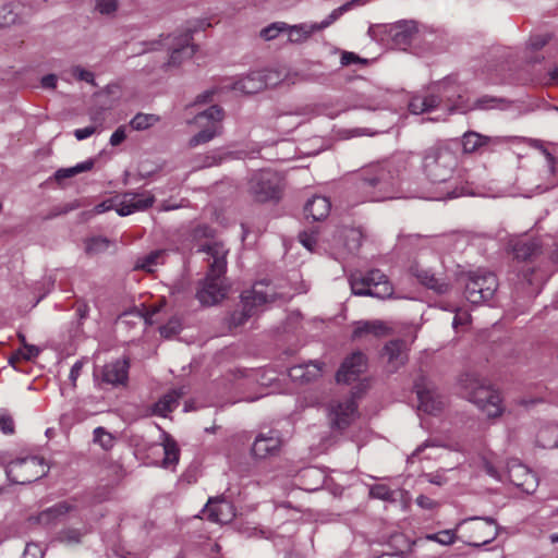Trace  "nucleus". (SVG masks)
<instances>
[{"instance_id": "obj_1", "label": "nucleus", "mask_w": 558, "mask_h": 558, "mask_svg": "<svg viewBox=\"0 0 558 558\" xmlns=\"http://www.w3.org/2000/svg\"><path fill=\"white\" fill-rule=\"evenodd\" d=\"M400 158L371 165L361 169L353 178V193L356 202H383L395 198L446 199L461 195L447 184L452 179L459 158L451 143H437L422 154V172L435 186H442L435 195H424L402 187L400 181Z\"/></svg>"}, {"instance_id": "obj_2", "label": "nucleus", "mask_w": 558, "mask_h": 558, "mask_svg": "<svg viewBox=\"0 0 558 558\" xmlns=\"http://www.w3.org/2000/svg\"><path fill=\"white\" fill-rule=\"evenodd\" d=\"M228 252L229 250L225 244L218 241H208L197 250V253L205 255L204 260L208 263L209 268L196 291V299L203 305H215L223 300L227 294L225 274L227 271Z\"/></svg>"}, {"instance_id": "obj_3", "label": "nucleus", "mask_w": 558, "mask_h": 558, "mask_svg": "<svg viewBox=\"0 0 558 558\" xmlns=\"http://www.w3.org/2000/svg\"><path fill=\"white\" fill-rule=\"evenodd\" d=\"M436 89L441 95L432 93L426 96L412 97L409 102L410 111L414 114H421L444 107V109L449 111L465 113L474 109L486 110L494 108L497 101L494 97L483 96L470 102L461 95H458L457 100H453L450 90L454 89V86H450L448 81L438 83Z\"/></svg>"}, {"instance_id": "obj_4", "label": "nucleus", "mask_w": 558, "mask_h": 558, "mask_svg": "<svg viewBox=\"0 0 558 558\" xmlns=\"http://www.w3.org/2000/svg\"><path fill=\"white\" fill-rule=\"evenodd\" d=\"M206 26H209V24H206L205 21L197 20L189 22L186 26L178 33L160 36L159 40L144 43V45L148 47L138 51V53L157 50L163 47L170 51V57L166 65L169 68L179 66L184 60L195 53V46L192 44L193 33L205 29Z\"/></svg>"}, {"instance_id": "obj_5", "label": "nucleus", "mask_w": 558, "mask_h": 558, "mask_svg": "<svg viewBox=\"0 0 558 558\" xmlns=\"http://www.w3.org/2000/svg\"><path fill=\"white\" fill-rule=\"evenodd\" d=\"M278 296V292L269 281L262 280L254 283L252 289L241 294V308L233 311L230 315L229 327L242 326L258 312L260 306L274 302Z\"/></svg>"}, {"instance_id": "obj_6", "label": "nucleus", "mask_w": 558, "mask_h": 558, "mask_svg": "<svg viewBox=\"0 0 558 558\" xmlns=\"http://www.w3.org/2000/svg\"><path fill=\"white\" fill-rule=\"evenodd\" d=\"M465 397L488 417L499 416L504 408L497 390L473 374H465L460 379Z\"/></svg>"}, {"instance_id": "obj_7", "label": "nucleus", "mask_w": 558, "mask_h": 558, "mask_svg": "<svg viewBox=\"0 0 558 558\" xmlns=\"http://www.w3.org/2000/svg\"><path fill=\"white\" fill-rule=\"evenodd\" d=\"M350 287L353 294L362 296L387 299L393 293L392 284L387 276L378 269L352 274L350 276Z\"/></svg>"}, {"instance_id": "obj_8", "label": "nucleus", "mask_w": 558, "mask_h": 558, "mask_svg": "<svg viewBox=\"0 0 558 558\" xmlns=\"http://www.w3.org/2000/svg\"><path fill=\"white\" fill-rule=\"evenodd\" d=\"M223 117L222 108L217 105L210 106L206 110L197 113L189 123L195 124L201 131L190 138L189 146L194 148L220 135L222 132L221 122Z\"/></svg>"}, {"instance_id": "obj_9", "label": "nucleus", "mask_w": 558, "mask_h": 558, "mask_svg": "<svg viewBox=\"0 0 558 558\" xmlns=\"http://www.w3.org/2000/svg\"><path fill=\"white\" fill-rule=\"evenodd\" d=\"M368 0H352L343 5L335 9L325 20L320 23H301L296 25H289L286 29L288 41L291 44H303L310 37L319 31H323L335 23L344 12L356 5H364Z\"/></svg>"}, {"instance_id": "obj_10", "label": "nucleus", "mask_w": 558, "mask_h": 558, "mask_svg": "<svg viewBox=\"0 0 558 558\" xmlns=\"http://www.w3.org/2000/svg\"><path fill=\"white\" fill-rule=\"evenodd\" d=\"M498 280L493 272L477 270L468 275L464 294L472 304H482L495 295Z\"/></svg>"}, {"instance_id": "obj_11", "label": "nucleus", "mask_w": 558, "mask_h": 558, "mask_svg": "<svg viewBox=\"0 0 558 558\" xmlns=\"http://www.w3.org/2000/svg\"><path fill=\"white\" fill-rule=\"evenodd\" d=\"M47 471L44 459L36 456L19 458L11 461L5 468L10 482L21 485L37 481L46 475Z\"/></svg>"}, {"instance_id": "obj_12", "label": "nucleus", "mask_w": 558, "mask_h": 558, "mask_svg": "<svg viewBox=\"0 0 558 558\" xmlns=\"http://www.w3.org/2000/svg\"><path fill=\"white\" fill-rule=\"evenodd\" d=\"M282 190V178L271 170H263L252 175L248 193L257 202L277 201Z\"/></svg>"}, {"instance_id": "obj_13", "label": "nucleus", "mask_w": 558, "mask_h": 558, "mask_svg": "<svg viewBox=\"0 0 558 558\" xmlns=\"http://www.w3.org/2000/svg\"><path fill=\"white\" fill-rule=\"evenodd\" d=\"M426 32V27L414 20H401L386 27L388 40L395 48L405 50L415 44Z\"/></svg>"}, {"instance_id": "obj_14", "label": "nucleus", "mask_w": 558, "mask_h": 558, "mask_svg": "<svg viewBox=\"0 0 558 558\" xmlns=\"http://www.w3.org/2000/svg\"><path fill=\"white\" fill-rule=\"evenodd\" d=\"M530 144L534 147L539 155L543 157L546 169L543 174L539 177L538 182L532 187H522L524 191V196L531 197L533 194L544 193L558 184V177L555 171V158L553 154L544 147V145L536 141L531 140Z\"/></svg>"}, {"instance_id": "obj_15", "label": "nucleus", "mask_w": 558, "mask_h": 558, "mask_svg": "<svg viewBox=\"0 0 558 558\" xmlns=\"http://www.w3.org/2000/svg\"><path fill=\"white\" fill-rule=\"evenodd\" d=\"M356 409L357 405L354 401V396H351L343 401H332L328 410L331 426L337 429L347 428L355 418Z\"/></svg>"}, {"instance_id": "obj_16", "label": "nucleus", "mask_w": 558, "mask_h": 558, "mask_svg": "<svg viewBox=\"0 0 558 558\" xmlns=\"http://www.w3.org/2000/svg\"><path fill=\"white\" fill-rule=\"evenodd\" d=\"M415 390L418 400V410L428 414L439 413L446 402L445 398L432 386L416 383Z\"/></svg>"}, {"instance_id": "obj_17", "label": "nucleus", "mask_w": 558, "mask_h": 558, "mask_svg": "<svg viewBox=\"0 0 558 558\" xmlns=\"http://www.w3.org/2000/svg\"><path fill=\"white\" fill-rule=\"evenodd\" d=\"M367 366L366 357L362 352H353L341 364L336 375L338 383L349 384L359 378Z\"/></svg>"}, {"instance_id": "obj_18", "label": "nucleus", "mask_w": 558, "mask_h": 558, "mask_svg": "<svg viewBox=\"0 0 558 558\" xmlns=\"http://www.w3.org/2000/svg\"><path fill=\"white\" fill-rule=\"evenodd\" d=\"M478 520L482 523L474 527L476 533V539L469 542L470 546L480 547L493 542L499 534V526L496 521L490 517H473L468 518L459 522L458 526L464 524L468 521Z\"/></svg>"}, {"instance_id": "obj_19", "label": "nucleus", "mask_w": 558, "mask_h": 558, "mask_svg": "<svg viewBox=\"0 0 558 558\" xmlns=\"http://www.w3.org/2000/svg\"><path fill=\"white\" fill-rule=\"evenodd\" d=\"M282 441L277 430L260 433L253 442L252 454L258 459H266L278 453Z\"/></svg>"}, {"instance_id": "obj_20", "label": "nucleus", "mask_w": 558, "mask_h": 558, "mask_svg": "<svg viewBox=\"0 0 558 558\" xmlns=\"http://www.w3.org/2000/svg\"><path fill=\"white\" fill-rule=\"evenodd\" d=\"M154 203V196L149 192L125 193L117 206L119 216H129L136 211L145 210Z\"/></svg>"}, {"instance_id": "obj_21", "label": "nucleus", "mask_w": 558, "mask_h": 558, "mask_svg": "<svg viewBox=\"0 0 558 558\" xmlns=\"http://www.w3.org/2000/svg\"><path fill=\"white\" fill-rule=\"evenodd\" d=\"M203 513L211 522L226 524L235 517V509L230 501L223 498H216L208 500L203 509Z\"/></svg>"}, {"instance_id": "obj_22", "label": "nucleus", "mask_w": 558, "mask_h": 558, "mask_svg": "<svg viewBox=\"0 0 558 558\" xmlns=\"http://www.w3.org/2000/svg\"><path fill=\"white\" fill-rule=\"evenodd\" d=\"M508 477L513 485L520 487L525 493H533L537 487L536 476L518 461L509 463Z\"/></svg>"}, {"instance_id": "obj_23", "label": "nucleus", "mask_w": 558, "mask_h": 558, "mask_svg": "<svg viewBox=\"0 0 558 558\" xmlns=\"http://www.w3.org/2000/svg\"><path fill=\"white\" fill-rule=\"evenodd\" d=\"M265 88V83L262 81V73L253 71L246 76L226 82L222 89L233 90L241 94H255Z\"/></svg>"}, {"instance_id": "obj_24", "label": "nucleus", "mask_w": 558, "mask_h": 558, "mask_svg": "<svg viewBox=\"0 0 558 558\" xmlns=\"http://www.w3.org/2000/svg\"><path fill=\"white\" fill-rule=\"evenodd\" d=\"M129 364L125 360H116L102 367L101 379L112 386L124 385L128 380Z\"/></svg>"}, {"instance_id": "obj_25", "label": "nucleus", "mask_w": 558, "mask_h": 558, "mask_svg": "<svg viewBox=\"0 0 558 558\" xmlns=\"http://www.w3.org/2000/svg\"><path fill=\"white\" fill-rule=\"evenodd\" d=\"M509 248L515 258L525 260L541 251V243L530 236H518L510 240Z\"/></svg>"}, {"instance_id": "obj_26", "label": "nucleus", "mask_w": 558, "mask_h": 558, "mask_svg": "<svg viewBox=\"0 0 558 558\" xmlns=\"http://www.w3.org/2000/svg\"><path fill=\"white\" fill-rule=\"evenodd\" d=\"M153 450L163 454L162 466L170 469L174 466L179 461L180 451L175 440L168 434H162V440L160 444L155 445Z\"/></svg>"}, {"instance_id": "obj_27", "label": "nucleus", "mask_w": 558, "mask_h": 558, "mask_svg": "<svg viewBox=\"0 0 558 558\" xmlns=\"http://www.w3.org/2000/svg\"><path fill=\"white\" fill-rule=\"evenodd\" d=\"M411 272L426 288L432 289L437 293H445L448 291V284L444 280L437 278L430 269L423 268L418 263L411 267Z\"/></svg>"}, {"instance_id": "obj_28", "label": "nucleus", "mask_w": 558, "mask_h": 558, "mask_svg": "<svg viewBox=\"0 0 558 558\" xmlns=\"http://www.w3.org/2000/svg\"><path fill=\"white\" fill-rule=\"evenodd\" d=\"M75 510V505L70 501L59 502L37 515V522L43 525H51L62 520L66 513Z\"/></svg>"}, {"instance_id": "obj_29", "label": "nucleus", "mask_w": 558, "mask_h": 558, "mask_svg": "<svg viewBox=\"0 0 558 558\" xmlns=\"http://www.w3.org/2000/svg\"><path fill=\"white\" fill-rule=\"evenodd\" d=\"M407 345L402 340H393L386 344L384 354L387 356V362L390 372L397 371L408 360Z\"/></svg>"}, {"instance_id": "obj_30", "label": "nucleus", "mask_w": 558, "mask_h": 558, "mask_svg": "<svg viewBox=\"0 0 558 558\" xmlns=\"http://www.w3.org/2000/svg\"><path fill=\"white\" fill-rule=\"evenodd\" d=\"M330 208L331 204L327 197L314 195L306 202L304 206V213L306 218H312L314 221H319L329 215Z\"/></svg>"}, {"instance_id": "obj_31", "label": "nucleus", "mask_w": 558, "mask_h": 558, "mask_svg": "<svg viewBox=\"0 0 558 558\" xmlns=\"http://www.w3.org/2000/svg\"><path fill=\"white\" fill-rule=\"evenodd\" d=\"M500 142L499 137L484 136L470 131L463 134L461 144L464 153H474L484 146L497 145Z\"/></svg>"}, {"instance_id": "obj_32", "label": "nucleus", "mask_w": 558, "mask_h": 558, "mask_svg": "<svg viewBox=\"0 0 558 558\" xmlns=\"http://www.w3.org/2000/svg\"><path fill=\"white\" fill-rule=\"evenodd\" d=\"M182 389H173L162 396L158 402L154 404V413L166 416L169 412L173 411L178 407L179 399L183 396Z\"/></svg>"}, {"instance_id": "obj_33", "label": "nucleus", "mask_w": 558, "mask_h": 558, "mask_svg": "<svg viewBox=\"0 0 558 558\" xmlns=\"http://www.w3.org/2000/svg\"><path fill=\"white\" fill-rule=\"evenodd\" d=\"M319 373L320 367L314 362L306 365H296L289 369V376L294 381H310L317 377Z\"/></svg>"}, {"instance_id": "obj_34", "label": "nucleus", "mask_w": 558, "mask_h": 558, "mask_svg": "<svg viewBox=\"0 0 558 558\" xmlns=\"http://www.w3.org/2000/svg\"><path fill=\"white\" fill-rule=\"evenodd\" d=\"M339 239L342 241L343 250L351 254L356 252L361 246L363 234L357 228H344Z\"/></svg>"}, {"instance_id": "obj_35", "label": "nucleus", "mask_w": 558, "mask_h": 558, "mask_svg": "<svg viewBox=\"0 0 558 558\" xmlns=\"http://www.w3.org/2000/svg\"><path fill=\"white\" fill-rule=\"evenodd\" d=\"M166 252L162 250L153 251L142 257H138L134 268L153 272L155 268L163 263Z\"/></svg>"}, {"instance_id": "obj_36", "label": "nucleus", "mask_w": 558, "mask_h": 558, "mask_svg": "<svg viewBox=\"0 0 558 558\" xmlns=\"http://www.w3.org/2000/svg\"><path fill=\"white\" fill-rule=\"evenodd\" d=\"M94 160L87 159L70 168H61L54 172V180L58 183H62L63 180L72 178L78 173L86 172L93 169Z\"/></svg>"}, {"instance_id": "obj_37", "label": "nucleus", "mask_w": 558, "mask_h": 558, "mask_svg": "<svg viewBox=\"0 0 558 558\" xmlns=\"http://www.w3.org/2000/svg\"><path fill=\"white\" fill-rule=\"evenodd\" d=\"M388 93L381 89H376L367 95L365 104L361 105V108L368 110L385 109L388 106L387 100Z\"/></svg>"}, {"instance_id": "obj_38", "label": "nucleus", "mask_w": 558, "mask_h": 558, "mask_svg": "<svg viewBox=\"0 0 558 558\" xmlns=\"http://www.w3.org/2000/svg\"><path fill=\"white\" fill-rule=\"evenodd\" d=\"M386 330L387 328L381 322H365L355 328L353 337L359 338L363 335H374L378 337L385 335Z\"/></svg>"}, {"instance_id": "obj_39", "label": "nucleus", "mask_w": 558, "mask_h": 558, "mask_svg": "<svg viewBox=\"0 0 558 558\" xmlns=\"http://www.w3.org/2000/svg\"><path fill=\"white\" fill-rule=\"evenodd\" d=\"M158 117L148 113H137L131 121L130 125L133 130L144 131L158 122Z\"/></svg>"}, {"instance_id": "obj_40", "label": "nucleus", "mask_w": 558, "mask_h": 558, "mask_svg": "<svg viewBox=\"0 0 558 558\" xmlns=\"http://www.w3.org/2000/svg\"><path fill=\"white\" fill-rule=\"evenodd\" d=\"M86 533H87V529L80 530V529L68 527V529L62 530L59 533L58 538L61 543H64L66 545H74V544H78L81 542L83 535Z\"/></svg>"}, {"instance_id": "obj_41", "label": "nucleus", "mask_w": 558, "mask_h": 558, "mask_svg": "<svg viewBox=\"0 0 558 558\" xmlns=\"http://www.w3.org/2000/svg\"><path fill=\"white\" fill-rule=\"evenodd\" d=\"M110 241L107 238L94 236L86 241L85 251L87 254H99L108 250Z\"/></svg>"}, {"instance_id": "obj_42", "label": "nucleus", "mask_w": 558, "mask_h": 558, "mask_svg": "<svg viewBox=\"0 0 558 558\" xmlns=\"http://www.w3.org/2000/svg\"><path fill=\"white\" fill-rule=\"evenodd\" d=\"M551 40V34H534L531 35L529 40L526 41V50L529 51H538L543 49L549 41Z\"/></svg>"}, {"instance_id": "obj_43", "label": "nucleus", "mask_w": 558, "mask_h": 558, "mask_svg": "<svg viewBox=\"0 0 558 558\" xmlns=\"http://www.w3.org/2000/svg\"><path fill=\"white\" fill-rule=\"evenodd\" d=\"M17 20V13L15 12L12 3H7L0 7V27L12 25Z\"/></svg>"}, {"instance_id": "obj_44", "label": "nucleus", "mask_w": 558, "mask_h": 558, "mask_svg": "<svg viewBox=\"0 0 558 558\" xmlns=\"http://www.w3.org/2000/svg\"><path fill=\"white\" fill-rule=\"evenodd\" d=\"M288 24L284 22H275L260 31V37L265 40H271L278 37L279 34L286 33Z\"/></svg>"}, {"instance_id": "obj_45", "label": "nucleus", "mask_w": 558, "mask_h": 558, "mask_svg": "<svg viewBox=\"0 0 558 558\" xmlns=\"http://www.w3.org/2000/svg\"><path fill=\"white\" fill-rule=\"evenodd\" d=\"M94 442L98 444L102 449H110L113 446V437L104 427H96L93 432Z\"/></svg>"}, {"instance_id": "obj_46", "label": "nucleus", "mask_w": 558, "mask_h": 558, "mask_svg": "<svg viewBox=\"0 0 558 558\" xmlns=\"http://www.w3.org/2000/svg\"><path fill=\"white\" fill-rule=\"evenodd\" d=\"M231 154H225L217 149L208 153L203 157V161L198 165L199 168H207L219 165L222 160L228 158Z\"/></svg>"}, {"instance_id": "obj_47", "label": "nucleus", "mask_w": 558, "mask_h": 558, "mask_svg": "<svg viewBox=\"0 0 558 558\" xmlns=\"http://www.w3.org/2000/svg\"><path fill=\"white\" fill-rule=\"evenodd\" d=\"M425 539L436 542L440 545H451L456 542V534L452 530H444L438 533L427 534Z\"/></svg>"}, {"instance_id": "obj_48", "label": "nucleus", "mask_w": 558, "mask_h": 558, "mask_svg": "<svg viewBox=\"0 0 558 558\" xmlns=\"http://www.w3.org/2000/svg\"><path fill=\"white\" fill-rule=\"evenodd\" d=\"M259 72L262 73V81L265 83V88L278 85L284 76L281 71L275 69L262 70Z\"/></svg>"}, {"instance_id": "obj_49", "label": "nucleus", "mask_w": 558, "mask_h": 558, "mask_svg": "<svg viewBox=\"0 0 558 558\" xmlns=\"http://www.w3.org/2000/svg\"><path fill=\"white\" fill-rule=\"evenodd\" d=\"M165 304H166V301L162 299V300H159L157 303L151 304L144 310V313L142 315H143L146 324L153 325V324L157 323V319L155 318V316L162 310Z\"/></svg>"}, {"instance_id": "obj_50", "label": "nucleus", "mask_w": 558, "mask_h": 558, "mask_svg": "<svg viewBox=\"0 0 558 558\" xmlns=\"http://www.w3.org/2000/svg\"><path fill=\"white\" fill-rule=\"evenodd\" d=\"M369 495L373 498L381 499V500H393V492L386 485L378 484L374 485L369 489Z\"/></svg>"}, {"instance_id": "obj_51", "label": "nucleus", "mask_w": 558, "mask_h": 558, "mask_svg": "<svg viewBox=\"0 0 558 558\" xmlns=\"http://www.w3.org/2000/svg\"><path fill=\"white\" fill-rule=\"evenodd\" d=\"M299 240H300L301 244L305 248H307L310 252H317V242H318L317 233L304 231V232L300 233Z\"/></svg>"}, {"instance_id": "obj_52", "label": "nucleus", "mask_w": 558, "mask_h": 558, "mask_svg": "<svg viewBox=\"0 0 558 558\" xmlns=\"http://www.w3.org/2000/svg\"><path fill=\"white\" fill-rule=\"evenodd\" d=\"M118 9V0H96V10L100 14L109 15Z\"/></svg>"}, {"instance_id": "obj_53", "label": "nucleus", "mask_w": 558, "mask_h": 558, "mask_svg": "<svg viewBox=\"0 0 558 558\" xmlns=\"http://www.w3.org/2000/svg\"><path fill=\"white\" fill-rule=\"evenodd\" d=\"M181 324L179 319L172 318L168 322L167 325L160 327L161 336L168 338L179 332Z\"/></svg>"}, {"instance_id": "obj_54", "label": "nucleus", "mask_w": 558, "mask_h": 558, "mask_svg": "<svg viewBox=\"0 0 558 558\" xmlns=\"http://www.w3.org/2000/svg\"><path fill=\"white\" fill-rule=\"evenodd\" d=\"M0 429L4 434H12L14 432L13 418L4 411H0Z\"/></svg>"}, {"instance_id": "obj_55", "label": "nucleus", "mask_w": 558, "mask_h": 558, "mask_svg": "<svg viewBox=\"0 0 558 558\" xmlns=\"http://www.w3.org/2000/svg\"><path fill=\"white\" fill-rule=\"evenodd\" d=\"M72 73L80 81H84L93 85L95 84V77L90 71H87L81 66H75L73 68Z\"/></svg>"}, {"instance_id": "obj_56", "label": "nucleus", "mask_w": 558, "mask_h": 558, "mask_svg": "<svg viewBox=\"0 0 558 558\" xmlns=\"http://www.w3.org/2000/svg\"><path fill=\"white\" fill-rule=\"evenodd\" d=\"M83 361H76L70 369L69 380L71 383V387L74 389L76 387V380L80 377L83 369Z\"/></svg>"}, {"instance_id": "obj_57", "label": "nucleus", "mask_w": 558, "mask_h": 558, "mask_svg": "<svg viewBox=\"0 0 558 558\" xmlns=\"http://www.w3.org/2000/svg\"><path fill=\"white\" fill-rule=\"evenodd\" d=\"M126 138V126H119L110 136V144L112 146L120 145Z\"/></svg>"}, {"instance_id": "obj_58", "label": "nucleus", "mask_w": 558, "mask_h": 558, "mask_svg": "<svg viewBox=\"0 0 558 558\" xmlns=\"http://www.w3.org/2000/svg\"><path fill=\"white\" fill-rule=\"evenodd\" d=\"M340 63L343 66H348L353 63H364V61L354 52L344 51L341 54Z\"/></svg>"}, {"instance_id": "obj_59", "label": "nucleus", "mask_w": 558, "mask_h": 558, "mask_svg": "<svg viewBox=\"0 0 558 558\" xmlns=\"http://www.w3.org/2000/svg\"><path fill=\"white\" fill-rule=\"evenodd\" d=\"M40 350L38 347L33 344H24L22 359L25 361H33L39 354Z\"/></svg>"}, {"instance_id": "obj_60", "label": "nucleus", "mask_w": 558, "mask_h": 558, "mask_svg": "<svg viewBox=\"0 0 558 558\" xmlns=\"http://www.w3.org/2000/svg\"><path fill=\"white\" fill-rule=\"evenodd\" d=\"M471 316L465 311H458L452 320V327L458 329V326L466 325L470 320Z\"/></svg>"}, {"instance_id": "obj_61", "label": "nucleus", "mask_w": 558, "mask_h": 558, "mask_svg": "<svg viewBox=\"0 0 558 558\" xmlns=\"http://www.w3.org/2000/svg\"><path fill=\"white\" fill-rule=\"evenodd\" d=\"M482 463H483V469L489 476H492L493 478H496V480L501 478L498 469L489 460H487L486 458H483Z\"/></svg>"}, {"instance_id": "obj_62", "label": "nucleus", "mask_w": 558, "mask_h": 558, "mask_svg": "<svg viewBox=\"0 0 558 558\" xmlns=\"http://www.w3.org/2000/svg\"><path fill=\"white\" fill-rule=\"evenodd\" d=\"M96 132V128L90 125L83 129H76L74 131V136L77 141H83L89 136H92Z\"/></svg>"}, {"instance_id": "obj_63", "label": "nucleus", "mask_w": 558, "mask_h": 558, "mask_svg": "<svg viewBox=\"0 0 558 558\" xmlns=\"http://www.w3.org/2000/svg\"><path fill=\"white\" fill-rule=\"evenodd\" d=\"M416 504L421 508L427 509V510H430V509L435 508V506H436V502L433 499H430L429 497L424 496V495H420L416 498Z\"/></svg>"}, {"instance_id": "obj_64", "label": "nucleus", "mask_w": 558, "mask_h": 558, "mask_svg": "<svg viewBox=\"0 0 558 558\" xmlns=\"http://www.w3.org/2000/svg\"><path fill=\"white\" fill-rule=\"evenodd\" d=\"M41 85L45 88H54L57 85V76L54 74L45 75L41 78Z\"/></svg>"}]
</instances>
